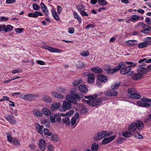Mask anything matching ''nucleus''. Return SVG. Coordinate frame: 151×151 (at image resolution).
I'll use <instances>...</instances> for the list:
<instances>
[{
	"label": "nucleus",
	"instance_id": "nucleus-3",
	"mask_svg": "<svg viewBox=\"0 0 151 151\" xmlns=\"http://www.w3.org/2000/svg\"><path fill=\"white\" fill-rule=\"evenodd\" d=\"M142 101H138L137 102L138 105L144 107H147L151 106V99L147 98H143Z\"/></svg>",
	"mask_w": 151,
	"mask_h": 151
},
{
	"label": "nucleus",
	"instance_id": "nucleus-36",
	"mask_svg": "<svg viewBox=\"0 0 151 151\" xmlns=\"http://www.w3.org/2000/svg\"><path fill=\"white\" fill-rule=\"evenodd\" d=\"M76 8L78 11L81 12L85 9V7L83 5H78L76 6Z\"/></svg>",
	"mask_w": 151,
	"mask_h": 151
},
{
	"label": "nucleus",
	"instance_id": "nucleus-50",
	"mask_svg": "<svg viewBox=\"0 0 151 151\" xmlns=\"http://www.w3.org/2000/svg\"><path fill=\"white\" fill-rule=\"evenodd\" d=\"M88 111V109L85 107L83 108L80 111V113L81 114H84Z\"/></svg>",
	"mask_w": 151,
	"mask_h": 151
},
{
	"label": "nucleus",
	"instance_id": "nucleus-38",
	"mask_svg": "<svg viewBox=\"0 0 151 151\" xmlns=\"http://www.w3.org/2000/svg\"><path fill=\"white\" fill-rule=\"evenodd\" d=\"M136 92V91L134 88H129L128 91V93L131 96L133 95V94Z\"/></svg>",
	"mask_w": 151,
	"mask_h": 151
},
{
	"label": "nucleus",
	"instance_id": "nucleus-29",
	"mask_svg": "<svg viewBox=\"0 0 151 151\" xmlns=\"http://www.w3.org/2000/svg\"><path fill=\"white\" fill-rule=\"evenodd\" d=\"M42 112L45 115L50 116L51 114V113L49 109L46 108H44L42 110Z\"/></svg>",
	"mask_w": 151,
	"mask_h": 151
},
{
	"label": "nucleus",
	"instance_id": "nucleus-5",
	"mask_svg": "<svg viewBox=\"0 0 151 151\" xmlns=\"http://www.w3.org/2000/svg\"><path fill=\"white\" fill-rule=\"evenodd\" d=\"M107 135L108 136L109 135V134H107V132L106 131H103L99 132L94 135V139L96 140H101L106 137Z\"/></svg>",
	"mask_w": 151,
	"mask_h": 151
},
{
	"label": "nucleus",
	"instance_id": "nucleus-1",
	"mask_svg": "<svg viewBox=\"0 0 151 151\" xmlns=\"http://www.w3.org/2000/svg\"><path fill=\"white\" fill-rule=\"evenodd\" d=\"M71 95H67L66 96L67 100L69 102L63 101L62 106V108L63 110L65 111L69 109L70 108L71 103L76 104L77 101H79L80 99L78 94L74 91H71Z\"/></svg>",
	"mask_w": 151,
	"mask_h": 151
},
{
	"label": "nucleus",
	"instance_id": "nucleus-25",
	"mask_svg": "<svg viewBox=\"0 0 151 151\" xmlns=\"http://www.w3.org/2000/svg\"><path fill=\"white\" fill-rule=\"evenodd\" d=\"M73 14L75 18L78 20L79 23H81L82 22V19L78 14L75 11L74 12Z\"/></svg>",
	"mask_w": 151,
	"mask_h": 151
},
{
	"label": "nucleus",
	"instance_id": "nucleus-40",
	"mask_svg": "<svg viewBox=\"0 0 151 151\" xmlns=\"http://www.w3.org/2000/svg\"><path fill=\"white\" fill-rule=\"evenodd\" d=\"M99 4L101 6H104L107 4V2L106 0H98Z\"/></svg>",
	"mask_w": 151,
	"mask_h": 151
},
{
	"label": "nucleus",
	"instance_id": "nucleus-17",
	"mask_svg": "<svg viewBox=\"0 0 151 151\" xmlns=\"http://www.w3.org/2000/svg\"><path fill=\"white\" fill-rule=\"evenodd\" d=\"M80 91L83 93H86L88 91V88L84 84H81L78 87Z\"/></svg>",
	"mask_w": 151,
	"mask_h": 151
},
{
	"label": "nucleus",
	"instance_id": "nucleus-42",
	"mask_svg": "<svg viewBox=\"0 0 151 151\" xmlns=\"http://www.w3.org/2000/svg\"><path fill=\"white\" fill-rule=\"evenodd\" d=\"M42 127V126H40L39 124H38L37 126V131L40 134L43 133Z\"/></svg>",
	"mask_w": 151,
	"mask_h": 151
},
{
	"label": "nucleus",
	"instance_id": "nucleus-53",
	"mask_svg": "<svg viewBox=\"0 0 151 151\" xmlns=\"http://www.w3.org/2000/svg\"><path fill=\"white\" fill-rule=\"evenodd\" d=\"M147 39L145 40V41L144 42L146 44L147 46L148 45L150 44L151 43V37H147Z\"/></svg>",
	"mask_w": 151,
	"mask_h": 151
},
{
	"label": "nucleus",
	"instance_id": "nucleus-11",
	"mask_svg": "<svg viewBox=\"0 0 151 151\" xmlns=\"http://www.w3.org/2000/svg\"><path fill=\"white\" fill-rule=\"evenodd\" d=\"M5 118L10 124H15L16 121L13 116L10 114L8 115L5 116Z\"/></svg>",
	"mask_w": 151,
	"mask_h": 151
},
{
	"label": "nucleus",
	"instance_id": "nucleus-43",
	"mask_svg": "<svg viewBox=\"0 0 151 151\" xmlns=\"http://www.w3.org/2000/svg\"><path fill=\"white\" fill-rule=\"evenodd\" d=\"M51 139L52 141L56 142L59 139L58 136L55 134H53L52 135Z\"/></svg>",
	"mask_w": 151,
	"mask_h": 151
},
{
	"label": "nucleus",
	"instance_id": "nucleus-4",
	"mask_svg": "<svg viewBox=\"0 0 151 151\" xmlns=\"http://www.w3.org/2000/svg\"><path fill=\"white\" fill-rule=\"evenodd\" d=\"M126 65L124 63L121 62L119 63L118 66L115 67L114 69H109L107 70V73L108 74H112L114 72L120 70L122 66H125Z\"/></svg>",
	"mask_w": 151,
	"mask_h": 151
},
{
	"label": "nucleus",
	"instance_id": "nucleus-7",
	"mask_svg": "<svg viewBox=\"0 0 151 151\" xmlns=\"http://www.w3.org/2000/svg\"><path fill=\"white\" fill-rule=\"evenodd\" d=\"M122 66L120 70V73L123 75L126 74L129 72L132 69L130 66Z\"/></svg>",
	"mask_w": 151,
	"mask_h": 151
},
{
	"label": "nucleus",
	"instance_id": "nucleus-16",
	"mask_svg": "<svg viewBox=\"0 0 151 151\" xmlns=\"http://www.w3.org/2000/svg\"><path fill=\"white\" fill-rule=\"evenodd\" d=\"M95 79L94 74L93 73L89 74L87 76V81L89 83H93Z\"/></svg>",
	"mask_w": 151,
	"mask_h": 151
},
{
	"label": "nucleus",
	"instance_id": "nucleus-32",
	"mask_svg": "<svg viewBox=\"0 0 151 151\" xmlns=\"http://www.w3.org/2000/svg\"><path fill=\"white\" fill-rule=\"evenodd\" d=\"M13 29V27L10 25H6L5 32H8L11 31Z\"/></svg>",
	"mask_w": 151,
	"mask_h": 151
},
{
	"label": "nucleus",
	"instance_id": "nucleus-61",
	"mask_svg": "<svg viewBox=\"0 0 151 151\" xmlns=\"http://www.w3.org/2000/svg\"><path fill=\"white\" fill-rule=\"evenodd\" d=\"M62 7L58 5L57 6V12L58 13L60 14L62 12Z\"/></svg>",
	"mask_w": 151,
	"mask_h": 151
},
{
	"label": "nucleus",
	"instance_id": "nucleus-31",
	"mask_svg": "<svg viewBox=\"0 0 151 151\" xmlns=\"http://www.w3.org/2000/svg\"><path fill=\"white\" fill-rule=\"evenodd\" d=\"M63 123L66 124L67 125L69 126L70 124V119L68 118H64L62 119Z\"/></svg>",
	"mask_w": 151,
	"mask_h": 151
},
{
	"label": "nucleus",
	"instance_id": "nucleus-33",
	"mask_svg": "<svg viewBox=\"0 0 151 151\" xmlns=\"http://www.w3.org/2000/svg\"><path fill=\"white\" fill-rule=\"evenodd\" d=\"M42 99L45 102L50 103L51 102V99L47 96H45L43 97Z\"/></svg>",
	"mask_w": 151,
	"mask_h": 151
},
{
	"label": "nucleus",
	"instance_id": "nucleus-34",
	"mask_svg": "<svg viewBox=\"0 0 151 151\" xmlns=\"http://www.w3.org/2000/svg\"><path fill=\"white\" fill-rule=\"evenodd\" d=\"M125 64H126L128 65H129V66H130L131 68H132L131 67H134L135 66L137 65V63H135L134 62H129V61H126L125 62V63H124Z\"/></svg>",
	"mask_w": 151,
	"mask_h": 151
},
{
	"label": "nucleus",
	"instance_id": "nucleus-58",
	"mask_svg": "<svg viewBox=\"0 0 151 151\" xmlns=\"http://www.w3.org/2000/svg\"><path fill=\"white\" fill-rule=\"evenodd\" d=\"M135 41H137H137L136 40H128L126 42V43L127 44L132 45L134 44V42Z\"/></svg>",
	"mask_w": 151,
	"mask_h": 151
},
{
	"label": "nucleus",
	"instance_id": "nucleus-48",
	"mask_svg": "<svg viewBox=\"0 0 151 151\" xmlns=\"http://www.w3.org/2000/svg\"><path fill=\"white\" fill-rule=\"evenodd\" d=\"M134 136L137 138L142 139H143V136L139 132H137L134 135Z\"/></svg>",
	"mask_w": 151,
	"mask_h": 151
},
{
	"label": "nucleus",
	"instance_id": "nucleus-14",
	"mask_svg": "<svg viewBox=\"0 0 151 151\" xmlns=\"http://www.w3.org/2000/svg\"><path fill=\"white\" fill-rule=\"evenodd\" d=\"M46 142L43 139H41L39 142V145L40 149L44 150L46 147Z\"/></svg>",
	"mask_w": 151,
	"mask_h": 151
},
{
	"label": "nucleus",
	"instance_id": "nucleus-44",
	"mask_svg": "<svg viewBox=\"0 0 151 151\" xmlns=\"http://www.w3.org/2000/svg\"><path fill=\"white\" fill-rule=\"evenodd\" d=\"M13 144L14 145H20V143L19 141V140L16 139L15 138H14V139L13 140L12 142Z\"/></svg>",
	"mask_w": 151,
	"mask_h": 151
},
{
	"label": "nucleus",
	"instance_id": "nucleus-41",
	"mask_svg": "<svg viewBox=\"0 0 151 151\" xmlns=\"http://www.w3.org/2000/svg\"><path fill=\"white\" fill-rule=\"evenodd\" d=\"M33 112L35 115L37 116H41L42 115V112L39 110L34 111Z\"/></svg>",
	"mask_w": 151,
	"mask_h": 151
},
{
	"label": "nucleus",
	"instance_id": "nucleus-62",
	"mask_svg": "<svg viewBox=\"0 0 151 151\" xmlns=\"http://www.w3.org/2000/svg\"><path fill=\"white\" fill-rule=\"evenodd\" d=\"M74 112V111L71 110L69 112L66 113V117H69L71 116L73 114Z\"/></svg>",
	"mask_w": 151,
	"mask_h": 151
},
{
	"label": "nucleus",
	"instance_id": "nucleus-24",
	"mask_svg": "<svg viewBox=\"0 0 151 151\" xmlns=\"http://www.w3.org/2000/svg\"><path fill=\"white\" fill-rule=\"evenodd\" d=\"M142 76V74L140 73H135L133 74L132 77L133 80H138Z\"/></svg>",
	"mask_w": 151,
	"mask_h": 151
},
{
	"label": "nucleus",
	"instance_id": "nucleus-39",
	"mask_svg": "<svg viewBox=\"0 0 151 151\" xmlns=\"http://www.w3.org/2000/svg\"><path fill=\"white\" fill-rule=\"evenodd\" d=\"M141 96L139 94L137 93V91L134 93L133 95L131 96L130 97L134 99H139L141 98Z\"/></svg>",
	"mask_w": 151,
	"mask_h": 151
},
{
	"label": "nucleus",
	"instance_id": "nucleus-15",
	"mask_svg": "<svg viewBox=\"0 0 151 151\" xmlns=\"http://www.w3.org/2000/svg\"><path fill=\"white\" fill-rule=\"evenodd\" d=\"M143 65L139 66L137 69V72L139 73H140L142 75L143 74H145L147 73V69L143 67Z\"/></svg>",
	"mask_w": 151,
	"mask_h": 151
},
{
	"label": "nucleus",
	"instance_id": "nucleus-23",
	"mask_svg": "<svg viewBox=\"0 0 151 151\" xmlns=\"http://www.w3.org/2000/svg\"><path fill=\"white\" fill-rule=\"evenodd\" d=\"M52 95L58 99H63L64 96L63 95L57 92L53 91L52 92Z\"/></svg>",
	"mask_w": 151,
	"mask_h": 151
},
{
	"label": "nucleus",
	"instance_id": "nucleus-8",
	"mask_svg": "<svg viewBox=\"0 0 151 151\" xmlns=\"http://www.w3.org/2000/svg\"><path fill=\"white\" fill-rule=\"evenodd\" d=\"M105 94L109 96H115L117 95L118 93L116 91L112 89L105 92Z\"/></svg>",
	"mask_w": 151,
	"mask_h": 151
},
{
	"label": "nucleus",
	"instance_id": "nucleus-49",
	"mask_svg": "<svg viewBox=\"0 0 151 151\" xmlns=\"http://www.w3.org/2000/svg\"><path fill=\"white\" fill-rule=\"evenodd\" d=\"M80 54L83 56L86 57L89 55V53L88 50L83 51L80 53Z\"/></svg>",
	"mask_w": 151,
	"mask_h": 151
},
{
	"label": "nucleus",
	"instance_id": "nucleus-63",
	"mask_svg": "<svg viewBox=\"0 0 151 151\" xmlns=\"http://www.w3.org/2000/svg\"><path fill=\"white\" fill-rule=\"evenodd\" d=\"M23 30L24 29L22 28H18L15 29L16 32L18 33H21Z\"/></svg>",
	"mask_w": 151,
	"mask_h": 151
},
{
	"label": "nucleus",
	"instance_id": "nucleus-55",
	"mask_svg": "<svg viewBox=\"0 0 151 151\" xmlns=\"http://www.w3.org/2000/svg\"><path fill=\"white\" fill-rule=\"evenodd\" d=\"M33 8L34 10H37L40 8V7L37 4H34L33 5Z\"/></svg>",
	"mask_w": 151,
	"mask_h": 151
},
{
	"label": "nucleus",
	"instance_id": "nucleus-19",
	"mask_svg": "<svg viewBox=\"0 0 151 151\" xmlns=\"http://www.w3.org/2000/svg\"><path fill=\"white\" fill-rule=\"evenodd\" d=\"M138 62L139 63H142V65L143 66H145L146 65V63H149L151 62V59H150L147 60L146 58H144L138 61Z\"/></svg>",
	"mask_w": 151,
	"mask_h": 151
},
{
	"label": "nucleus",
	"instance_id": "nucleus-26",
	"mask_svg": "<svg viewBox=\"0 0 151 151\" xmlns=\"http://www.w3.org/2000/svg\"><path fill=\"white\" fill-rule=\"evenodd\" d=\"M131 132L127 131L122 132V135L124 137H129L132 135Z\"/></svg>",
	"mask_w": 151,
	"mask_h": 151
},
{
	"label": "nucleus",
	"instance_id": "nucleus-22",
	"mask_svg": "<svg viewBox=\"0 0 151 151\" xmlns=\"http://www.w3.org/2000/svg\"><path fill=\"white\" fill-rule=\"evenodd\" d=\"M41 6L43 12L47 16L49 14V12L47 9V7L43 2L41 3Z\"/></svg>",
	"mask_w": 151,
	"mask_h": 151
},
{
	"label": "nucleus",
	"instance_id": "nucleus-47",
	"mask_svg": "<svg viewBox=\"0 0 151 151\" xmlns=\"http://www.w3.org/2000/svg\"><path fill=\"white\" fill-rule=\"evenodd\" d=\"M7 137L8 140L10 142H12L14 138L12 137L11 134L9 133L7 134Z\"/></svg>",
	"mask_w": 151,
	"mask_h": 151
},
{
	"label": "nucleus",
	"instance_id": "nucleus-18",
	"mask_svg": "<svg viewBox=\"0 0 151 151\" xmlns=\"http://www.w3.org/2000/svg\"><path fill=\"white\" fill-rule=\"evenodd\" d=\"M137 129V127L134 122L131 123L128 127V130L132 132H135Z\"/></svg>",
	"mask_w": 151,
	"mask_h": 151
},
{
	"label": "nucleus",
	"instance_id": "nucleus-28",
	"mask_svg": "<svg viewBox=\"0 0 151 151\" xmlns=\"http://www.w3.org/2000/svg\"><path fill=\"white\" fill-rule=\"evenodd\" d=\"M99 148V144L96 143H93V144L91 147V148L92 151H97Z\"/></svg>",
	"mask_w": 151,
	"mask_h": 151
},
{
	"label": "nucleus",
	"instance_id": "nucleus-37",
	"mask_svg": "<svg viewBox=\"0 0 151 151\" xmlns=\"http://www.w3.org/2000/svg\"><path fill=\"white\" fill-rule=\"evenodd\" d=\"M121 82H119L118 83H116L114 85H112L111 86V88L112 89L114 90L115 89H117L120 86Z\"/></svg>",
	"mask_w": 151,
	"mask_h": 151
},
{
	"label": "nucleus",
	"instance_id": "nucleus-9",
	"mask_svg": "<svg viewBox=\"0 0 151 151\" xmlns=\"http://www.w3.org/2000/svg\"><path fill=\"white\" fill-rule=\"evenodd\" d=\"M43 48L47 50L50 52H60L61 50L60 49L55 48L47 45H44L42 46Z\"/></svg>",
	"mask_w": 151,
	"mask_h": 151
},
{
	"label": "nucleus",
	"instance_id": "nucleus-6",
	"mask_svg": "<svg viewBox=\"0 0 151 151\" xmlns=\"http://www.w3.org/2000/svg\"><path fill=\"white\" fill-rule=\"evenodd\" d=\"M50 119L52 123L54 122L55 120L58 123H61L62 122L60 115L58 114H55L53 116H51Z\"/></svg>",
	"mask_w": 151,
	"mask_h": 151
},
{
	"label": "nucleus",
	"instance_id": "nucleus-54",
	"mask_svg": "<svg viewBox=\"0 0 151 151\" xmlns=\"http://www.w3.org/2000/svg\"><path fill=\"white\" fill-rule=\"evenodd\" d=\"M6 25L4 24H0V32L4 31L5 32Z\"/></svg>",
	"mask_w": 151,
	"mask_h": 151
},
{
	"label": "nucleus",
	"instance_id": "nucleus-13",
	"mask_svg": "<svg viewBox=\"0 0 151 151\" xmlns=\"http://www.w3.org/2000/svg\"><path fill=\"white\" fill-rule=\"evenodd\" d=\"M97 78L98 80L102 83H106L107 82L108 80V77L106 76L101 74L98 76Z\"/></svg>",
	"mask_w": 151,
	"mask_h": 151
},
{
	"label": "nucleus",
	"instance_id": "nucleus-45",
	"mask_svg": "<svg viewBox=\"0 0 151 151\" xmlns=\"http://www.w3.org/2000/svg\"><path fill=\"white\" fill-rule=\"evenodd\" d=\"M43 132L46 135H48L49 136L52 135V133L51 132H50L47 129H44L43 130Z\"/></svg>",
	"mask_w": 151,
	"mask_h": 151
},
{
	"label": "nucleus",
	"instance_id": "nucleus-30",
	"mask_svg": "<svg viewBox=\"0 0 151 151\" xmlns=\"http://www.w3.org/2000/svg\"><path fill=\"white\" fill-rule=\"evenodd\" d=\"M26 100H34L35 97V96L32 94L26 95Z\"/></svg>",
	"mask_w": 151,
	"mask_h": 151
},
{
	"label": "nucleus",
	"instance_id": "nucleus-57",
	"mask_svg": "<svg viewBox=\"0 0 151 151\" xmlns=\"http://www.w3.org/2000/svg\"><path fill=\"white\" fill-rule=\"evenodd\" d=\"M22 71V70L21 69H18L16 70H13L12 72V73H14V74H15L19 73L21 72Z\"/></svg>",
	"mask_w": 151,
	"mask_h": 151
},
{
	"label": "nucleus",
	"instance_id": "nucleus-12",
	"mask_svg": "<svg viewBox=\"0 0 151 151\" xmlns=\"http://www.w3.org/2000/svg\"><path fill=\"white\" fill-rule=\"evenodd\" d=\"M135 125L137 129L139 130H141L144 128V124L143 122L140 120H137L135 122Z\"/></svg>",
	"mask_w": 151,
	"mask_h": 151
},
{
	"label": "nucleus",
	"instance_id": "nucleus-64",
	"mask_svg": "<svg viewBox=\"0 0 151 151\" xmlns=\"http://www.w3.org/2000/svg\"><path fill=\"white\" fill-rule=\"evenodd\" d=\"M76 119L72 117L71 120V123L72 125H73L75 124L76 122Z\"/></svg>",
	"mask_w": 151,
	"mask_h": 151
},
{
	"label": "nucleus",
	"instance_id": "nucleus-27",
	"mask_svg": "<svg viewBox=\"0 0 151 151\" xmlns=\"http://www.w3.org/2000/svg\"><path fill=\"white\" fill-rule=\"evenodd\" d=\"M137 26L139 27H140L142 29H146L147 27H149V29H150V26H149L146 24H145L143 22H139L137 24Z\"/></svg>",
	"mask_w": 151,
	"mask_h": 151
},
{
	"label": "nucleus",
	"instance_id": "nucleus-56",
	"mask_svg": "<svg viewBox=\"0 0 151 151\" xmlns=\"http://www.w3.org/2000/svg\"><path fill=\"white\" fill-rule=\"evenodd\" d=\"M28 16L29 17H37L36 11L34 13H29Z\"/></svg>",
	"mask_w": 151,
	"mask_h": 151
},
{
	"label": "nucleus",
	"instance_id": "nucleus-35",
	"mask_svg": "<svg viewBox=\"0 0 151 151\" xmlns=\"http://www.w3.org/2000/svg\"><path fill=\"white\" fill-rule=\"evenodd\" d=\"M82 81V80L81 78L79 79L78 80L74 81V82L73 83V85L74 86H76L78 85Z\"/></svg>",
	"mask_w": 151,
	"mask_h": 151
},
{
	"label": "nucleus",
	"instance_id": "nucleus-20",
	"mask_svg": "<svg viewBox=\"0 0 151 151\" xmlns=\"http://www.w3.org/2000/svg\"><path fill=\"white\" fill-rule=\"evenodd\" d=\"M91 70L93 72L98 74L102 73L103 71L102 69L99 67L92 68Z\"/></svg>",
	"mask_w": 151,
	"mask_h": 151
},
{
	"label": "nucleus",
	"instance_id": "nucleus-59",
	"mask_svg": "<svg viewBox=\"0 0 151 151\" xmlns=\"http://www.w3.org/2000/svg\"><path fill=\"white\" fill-rule=\"evenodd\" d=\"M139 18V17L137 15H133L132 16L131 19L133 21H136Z\"/></svg>",
	"mask_w": 151,
	"mask_h": 151
},
{
	"label": "nucleus",
	"instance_id": "nucleus-51",
	"mask_svg": "<svg viewBox=\"0 0 151 151\" xmlns=\"http://www.w3.org/2000/svg\"><path fill=\"white\" fill-rule=\"evenodd\" d=\"M125 140V138L123 137H119L118 139L117 142L118 143L121 144Z\"/></svg>",
	"mask_w": 151,
	"mask_h": 151
},
{
	"label": "nucleus",
	"instance_id": "nucleus-52",
	"mask_svg": "<svg viewBox=\"0 0 151 151\" xmlns=\"http://www.w3.org/2000/svg\"><path fill=\"white\" fill-rule=\"evenodd\" d=\"M149 27H147L146 29H144L143 30H141V31L143 33L145 34H147L148 33V31L150 30L151 29V27L150 26V29H149Z\"/></svg>",
	"mask_w": 151,
	"mask_h": 151
},
{
	"label": "nucleus",
	"instance_id": "nucleus-21",
	"mask_svg": "<svg viewBox=\"0 0 151 151\" xmlns=\"http://www.w3.org/2000/svg\"><path fill=\"white\" fill-rule=\"evenodd\" d=\"M60 102L56 103L53 104L51 106L50 108L52 110H55L57 109L60 106Z\"/></svg>",
	"mask_w": 151,
	"mask_h": 151
},
{
	"label": "nucleus",
	"instance_id": "nucleus-2",
	"mask_svg": "<svg viewBox=\"0 0 151 151\" xmlns=\"http://www.w3.org/2000/svg\"><path fill=\"white\" fill-rule=\"evenodd\" d=\"M98 96L97 94H94L93 95H90L84 96L86 99H89V100H85L86 103L89 106H95L100 105L102 102V100L100 98H97L94 100Z\"/></svg>",
	"mask_w": 151,
	"mask_h": 151
},
{
	"label": "nucleus",
	"instance_id": "nucleus-46",
	"mask_svg": "<svg viewBox=\"0 0 151 151\" xmlns=\"http://www.w3.org/2000/svg\"><path fill=\"white\" fill-rule=\"evenodd\" d=\"M147 46L145 42H142L138 44V47L139 48H144Z\"/></svg>",
	"mask_w": 151,
	"mask_h": 151
},
{
	"label": "nucleus",
	"instance_id": "nucleus-60",
	"mask_svg": "<svg viewBox=\"0 0 151 151\" xmlns=\"http://www.w3.org/2000/svg\"><path fill=\"white\" fill-rule=\"evenodd\" d=\"M80 14L81 16L83 17L85 16H88V14L86 12H85L84 10L80 12Z\"/></svg>",
	"mask_w": 151,
	"mask_h": 151
},
{
	"label": "nucleus",
	"instance_id": "nucleus-10",
	"mask_svg": "<svg viewBox=\"0 0 151 151\" xmlns=\"http://www.w3.org/2000/svg\"><path fill=\"white\" fill-rule=\"evenodd\" d=\"M115 138V136L114 135H113L108 138H104L102 141V144L106 145L111 142Z\"/></svg>",
	"mask_w": 151,
	"mask_h": 151
}]
</instances>
